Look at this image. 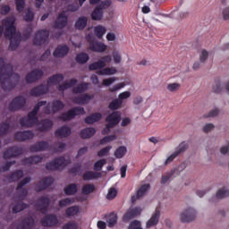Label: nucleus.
I'll list each match as a JSON object with an SVG mask.
<instances>
[{
	"label": "nucleus",
	"mask_w": 229,
	"mask_h": 229,
	"mask_svg": "<svg viewBox=\"0 0 229 229\" xmlns=\"http://www.w3.org/2000/svg\"><path fill=\"white\" fill-rule=\"evenodd\" d=\"M35 225V219L33 216H27L21 220L16 229H31Z\"/></svg>",
	"instance_id": "nucleus-25"
},
{
	"label": "nucleus",
	"mask_w": 229,
	"mask_h": 229,
	"mask_svg": "<svg viewBox=\"0 0 229 229\" xmlns=\"http://www.w3.org/2000/svg\"><path fill=\"white\" fill-rule=\"evenodd\" d=\"M54 127V122L50 119H44L39 122V125L37 127V131H41L44 133L45 131H50Z\"/></svg>",
	"instance_id": "nucleus-22"
},
{
	"label": "nucleus",
	"mask_w": 229,
	"mask_h": 229,
	"mask_svg": "<svg viewBox=\"0 0 229 229\" xmlns=\"http://www.w3.org/2000/svg\"><path fill=\"white\" fill-rule=\"evenodd\" d=\"M88 24L87 17H80L78 21L75 22V29L79 30H83Z\"/></svg>",
	"instance_id": "nucleus-38"
},
{
	"label": "nucleus",
	"mask_w": 229,
	"mask_h": 229,
	"mask_svg": "<svg viewBox=\"0 0 229 229\" xmlns=\"http://www.w3.org/2000/svg\"><path fill=\"white\" fill-rule=\"evenodd\" d=\"M117 72L116 68L114 67H107L102 70H99L97 72V74L98 75H114Z\"/></svg>",
	"instance_id": "nucleus-47"
},
{
	"label": "nucleus",
	"mask_w": 229,
	"mask_h": 229,
	"mask_svg": "<svg viewBox=\"0 0 229 229\" xmlns=\"http://www.w3.org/2000/svg\"><path fill=\"white\" fill-rule=\"evenodd\" d=\"M26 105V98L23 96L15 97L9 105V110L11 112H16L24 108Z\"/></svg>",
	"instance_id": "nucleus-9"
},
{
	"label": "nucleus",
	"mask_w": 229,
	"mask_h": 229,
	"mask_svg": "<svg viewBox=\"0 0 229 229\" xmlns=\"http://www.w3.org/2000/svg\"><path fill=\"white\" fill-rule=\"evenodd\" d=\"M84 114H86V111L83 107H73L72 109H69L66 113H63L59 116V118L62 121H70L78 115H84Z\"/></svg>",
	"instance_id": "nucleus-6"
},
{
	"label": "nucleus",
	"mask_w": 229,
	"mask_h": 229,
	"mask_svg": "<svg viewBox=\"0 0 229 229\" xmlns=\"http://www.w3.org/2000/svg\"><path fill=\"white\" fill-rule=\"evenodd\" d=\"M44 75V72L40 69H34L29 72L26 76V81L28 84L35 83L38 81L41 80Z\"/></svg>",
	"instance_id": "nucleus-14"
},
{
	"label": "nucleus",
	"mask_w": 229,
	"mask_h": 229,
	"mask_svg": "<svg viewBox=\"0 0 229 229\" xmlns=\"http://www.w3.org/2000/svg\"><path fill=\"white\" fill-rule=\"evenodd\" d=\"M104 11L101 10V8L96 6L94 11L91 13V19L92 21H101L103 18Z\"/></svg>",
	"instance_id": "nucleus-40"
},
{
	"label": "nucleus",
	"mask_w": 229,
	"mask_h": 229,
	"mask_svg": "<svg viewBox=\"0 0 229 229\" xmlns=\"http://www.w3.org/2000/svg\"><path fill=\"white\" fill-rule=\"evenodd\" d=\"M112 146H107L104 148H101L98 152V157H106L109 154V151L111 150Z\"/></svg>",
	"instance_id": "nucleus-55"
},
{
	"label": "nucleus",
	"mask_w": 229,
	"mask_h": 229,
	"mask_svg": "<svg viewBox=\"0 0 229 229\" xmlns=\"http://www.w3.org/2000/svg\"><path fill=\"white\" fill-rule=\"evenodd\" d=\"M51 200L49 198L47 197H39V199L36 202L37 210L41 212L42 214L46 215L47 212V208H49Z\"/></svg>",
	"instance_id": "nucleus-13"
},
{
	"label": "nucleus",
	"mask_w": 229,
	"mask_h": 229,
	"mask_svg": "<svg viewBox=\"0 0 229 229\" xmlns=\"http://www.w3.org/2000/svg\"><path fill=\"white\" fill-rule=\"evenodd\" d=\"M150 190V184H142L137 191V195L131 196V203H135L137 199L143 197Z\"/></svg>",
	"instance_id": "nucleus-27"
},
{
	"label": "nucleus",
	"mask_w": 229,
	"mask_h": 229,
	"mask_svg": "<svg viewBox=\"0 0 229 229\" xmlns=\"http://www.w3.org/2000/svg\"><path fill=\"white\" fill-rule=\"evenodd\" d=\"M117 196V191L115 188H110L109 191H108V193H107V199L108 200H112L114 199H115Z\"/></svg>",
	"instance_id": "nucleus-59"
},
{
	"label": "nucleus",
	"mask_w": 229,
	"mask_h": 229,
	"mask_svg": "<svg viewBox=\"0 0 229 229\" xmlns=\"http://www.w3.org/2000/svg\"><path fill=\"white\" fill-rule=\"evenodd\" d=\"M35 133L32 131H17L14 134V139L17 141L24 142L34 139Z\"/></svg>",
	"instance_id": "nucleus-18"
},
{
	"label": "nucleus",
	"mask_w": 229,
	"mask_h": 229,
	"mask_svg": "<svg viewBox=\"0 0 229 229\" xmlns=\"http://www.w3.org/2000/svg\"><path fill=\"white\" fill-rule=\"evenodd\" d=\"M197 212L194 208H189L183 213L181 214L182 223H191L196 219Z\"/></svg>",
	"instance_id": "nucleus-16"
},
{
	"label": "nucleus",
	"mask_w": 229,
	"mask_h": 229,
	"mask_svg": "<svg viewBox=\"0 0 229 229\" xmlns=\"http://www.w3.org/2000/svg\"><path fill=\"white\" fill-rule=\"evenodd\" d=\"M107 49V47L101 42L91 41L89 44V50L95 53H104Z\"/></svg>",
	"instance_id": "nucleus-28"
},
{
	"label": "nucleus",
	"mask_w": 229,
	"mask_h": 229,
	"mask_svg": "<svg viewBox=\"0 0 229 229\" xmlns=\"http://www.w3.org/2000/svg\"><path fill=\"white\" fill-rule=\"evenodd\" d=\"M35 17V14L33 12L30 11V9H28L25 17H23V21H25L26 22H31L33 21Z\"/></svg>",
	"instance_id": "nucleus-56"
},
{
	"label": "nucleus",
	"mask_w": 229,
	"mask_h": 229,
	"mask_svg": "<svg viewBox=\"0 0 229 229\" xmlns=\"http://www.w3.org/2000/svg\"><path fill=\"white\" fill-rule=\"evenodd\" d=\"M69 18L66 15V11H63L59 15L58 18L55 19V22H54V28L62 30L66 28L68 25Z\"/></svg>",
	"instance_id": "nucleus-17"
},
{
	"label": "nucleus",
	"mask_w": 229,
	"mask_h": 229,
	"mask_svg": "<svg viewBox=\"0 0 229 229\" xmlns=\"http://www.w3.org/2000/svg\"><path fill=\"white\" fill-rule=\"evenodd\" d=\"M3 26H4V38L10 40L9 50H17L21 42V34L17 32V28L15 27L14 18H5L2 21Z\"/></svg>",
	"instance_id": "nucleus-2"
},
{
	"label": "nucleus",
	"mask_w": 229,
	"mask_h": 229,
	"mask_svg": "<svg viewBox=\"0 0 229 229\" xmlns=\"http://www.w3.org/2000/svg\"><path fill=\"white\" fill-rule=\"evenodd\" d=\"M180 87H181L180 83L174 82V83L168 84L166 89H168V90L171 92H174V91L178 90L180 89Z\"/></svg>",
	"instance_id": "nucleus-63"
},
{
	"label": "nucleus",
	"mask_w": 229,
	"mask_h": 229,
	"mask_svg": "<svg viewBox=\"0 0 229 229\" xmlns=\"http://www.w3.org/2000/svg\"><path fill=\"white\" fill-rule=\"evenodd\" d=\"M101 177V173H95L93 171L85 172L82 175L84 181H89L93 179H98Z\"/></svg>",
	"instance_id": "nucleus-36"
},
{
	"label": "nucleus",
	"mask_w": 229,
	"mask_h": 229,
	"mask_svg": "<svg viewBox=\"0 0 229 229\" xmlns=\"http://www.w3.org/2000/svg\"><path fill=\"white\" fill-rule=\"evenodd\" d=\"M11 125L8 121L0 123V138L9 133ZM0 148H2V140H0Z\"/></svg>",
	"instance_id": "nucleus-35"
},
{
	"label": "nucleus",
	"mask_w": 229,
	"mask_h": 229,
	"mask_svg": "<svg viewBox=\"0 0 229 229\" xmlns=\"http://www.w3.org/2000/svg\"><path fill=\"white\" fill-rule=\"evenodd\" d=\"M112 61L111 55L102 56L98 62L91 63L89 65V70L90 72L102 70L106 67V64H109Z\"/></svg>",
	"instance_id": "nucleus-10"
},
{
	"label": "nucleus",
	"mask_w": 229,
	"mask_h": 229,
	"mask_svg": "<svg viewBox=\"0 0 229 229\" xmlns=\"http://www.w3.org/2000/svg\"><path fill=\"white\" fill-rule=\"evenodd\" d=\"M78 225L75 222H68L64 226L63 229H77Z\"/></svg>",
	"instance_id": "nucleus-64"
},
{
	"label": "nucleus",
	"mask_w": 229,
	"mask_h": 229,
	"mask_svg": "<svg viewBox=\"0 0 229 229\" xmlns=\"http://www.w3.org/2000/svg\"><path fill=\"white\" fill-rule=\"evenodd\" d=\"M118 216L114 213H111L107 218L109 227H114L117 223Z\"/></svg>",
	"instance_id": "nucleus-50"
},
{
	"label": "nucleus",
	"mask_w": 229,
	"mask_h": 229,
	"mask_svg": "<svg viewBox=\"0 0 229 229\" xmlns=\"http://www.w3.org/2000/svg\"><path fill=\"white\" fill-rule=\"evenodd\" d=\"M80 212V208L78 206H72L65 210V214L67 216H74Z\"/></svg>",
	"instance_id": "nucleus-49"
},
{
	"label": "nucleus",
	"mask_w": 229,
	"mask_h": 229,
	"mask_svg": "<svg viewBox=\"0 0 229 229\" xmlns=\"http://www.w3.org/2000/svg\"><path fill=\"white\" fill-rule=\"evenodd\" d=\"M50 32L47 30H39L36 32V35L33 38V44L35 46H42L49 40Z\"/></svg>",
	"instance_id": "nucleus-8"
},
{
	"label": "nucleus",
	"mask_w": 229,
	"mask_h": 229,
	"mask_svg": "<svg viewBox=\"0 0 229 229\" xmlns=\"http://www.w3.org/2000/svg\"><path fill=\"white\" fill-rule=\"evenodd\" d=\"M95 191V185L94 184H85L81 188V193L84 195L91 194Z\"/></svg>",
	"instance_id": "nucleus-48"
},
{
	"label": "nucleus",
	"mask_w": 229,
	"mask_h": 229,
	"mask_svg": "<svg viewBox=\"0 0 229 229\" xmlns=\"http://www.w3.org/2000/svg\"><path fill=\"white\" fill-rule=\"evenodd\" d=\"M126 152H127L126 147L121 146L115 149L114 156L117 159H122L124 157V155L126 154Z\"/></svg>",
	"instance_id": "nucleus-46"
},
{
	"label": "nucleus",
	"mask_w": 229,
	"mask_h": 229,
	"mask_svg": "<svg viewBox=\"0 0 229 229\" xmlns=\"http://www.w3.org/2000/svg\"><path fill=\"white\" fill-rule=\"evenodd\" d=\"M117 139V136L116 135H109V136H106L105 137L104 139L100 140V144L101 145H104L106 143H109L111 141H114Z\"/></svg>",
	"instance_id": "nucleus-58"
},
{
	"label": "nucleus",
	"mask_w": 229,
	"mask_h": 229,
	"mask_svg": "<svg viewBox=\"0 0 229 229\" xmlns=\"http://www.w3.org/2000/svg\"><path fill=\"white\" fill-rule=\"evenodd\" d=\"M21 81L18 73H13V66L6 65L4 57H0V84L4 91H11Z\"/></svg>",
	"instance_id": "nucleus-1"
},
{
	"label": "nucleus",
	"mask_w": 229,
	"mask_h": 229,
	"mask_svg": "<svg viewBox=\"0 0 229 229\" xmlns=\"http://www.w3.org/2000/svg\"><path fill=\"white\" fill-rule=\"evenodd\" d=\"M123 101H121L118 98L113 99L108 106V108L112 111L119 110L123 106Z\"/></svg>",
	"instance_id": "nucleus-41"
},
{
	"label": "nucleus",
	"mask_w": 229,
	"mask_h": 229,
	"mask_svg": "<svg viewBox=\"0 0 229 229\" xmlns=\"http://www.w3.org/2000/svg\"><path fill=\"white\" fill-rule=\"evenodd\" d=\"M49 148H50V144L48 141L41 140L30 146V152H39V151L49 149Z\"/></svg>",
	"instance_id": "nucleus-23"
},
{
	"label": "nucleus",
	"mask_w": 229,
	"mask_h": 229,
	"mask_svg": "<svg viewBox=\"0 0 229 229\" xmlns=\"http://www.w3.org/2000/svg\"><path fill=\"white\" fill-rule=\"evenodd\" d=\"M174 172L171 171L170 173L165 174L161 178V183L165 184L174 175Z\"/></svg>",
	"instance_id": "nucleus-61"
},
{
	"label": "nucleus",
	"mask_w": 229,
	"mask_h": 229,
	"mask_svg": "<svg viewBox=\"0 0 229 229\" xmlns=\"http://www.w3.org/2000/svg\"><path fill=\"white\" fill-rule=\"evenodd\" d=\"M106 32V29L102 25H98L94 28V33L98 39H102Z\"/></svg>",
	"instance_id": "nucleus-44"
},
{
	"label": "nucleus",
	"mask_w": 229,
	"mask_h": 229,
	"mask_svg": "<svg viewBox=\"0 0 229 229\" xmlns=\"http://www.w3.org/2000/svg\"><path fill=\"white\" fill-rule=\"evenodd\" d=\"M70 48L67 45H59L55 47V50L53 52V56L55 57H65L68 55Z\"/></svg>",
	"instance_id": "nucleus-24"
},
{
	"label": "nucleus",
	"mask_w": 229,
	"mask_h": 229,
	"mask_svg": "<svg viewBox=\"0 0 229 229\" xmlns=\"http://www.w3.org/2000/svg\"><path fill=\"white\" fill-rule=\"evenodd\" d=\"M229 197V191L226 188L220 189L216 193V198L218 199H223Z\"/></svg>",
	"instance_id": "nucleus-51"
},
{
	"label": "nucleus",
	"mask_w": 229,
	"mask_h": 229,
	"mask_svg": "<svg viewBox=\"0 0 229 229\" xmlns=\"http://www.w3.org/2000/svg\"><path fill=\"white\" fill-rule=\"evenodd\" d=\"M58 217L54 214L47 215L41 219V225L44 227H55L58 225Z\"/></svg>",
	"instance_id": "nucleus-15"
},
{
	"label": "nucleus",
	"mask_w": 229,
	"mask_h": 229,
	"mask_svg": "<svg viewBox=\"0 0 229 229\" xmlns=\"http://www.w3.org/2000/svg\"><path fill=\"white\" fill-rule=\"evenodd\" d=\"M189 148V145L186 141H182L179 146L177 147L175 152L178 155H181L182 153L185 152L186 149Z\"/></svg>",
	"instance_id": "nucleus-52"
},
{
	"label": "nucleus",
	"mask_w": 229,
	"mask_h": 229,
	"mask_svg": "<svg viewBox=\"0 0 229 229\" xmlns=\"http://www.w3.org/2000/svg\"><path fill=\"white\" fill-rule=\"evenodd\" d=\"M128 229H142L140 221L139 220L131 221Z\"/></svg>",
	"instance_id": "nucleus-62"
},
{
	"label": "nucleus",
	"mask_w": 229,
	"mask_h": 229,
	"mask_svg": "<svg viewBox=\"0 0 229 229\" xmlns=\"http://www.w3.org/2000/svg\"><path fill=\"white\" fill-rule=\"evenodd\" d=\"M31 181L30 177H25L23 180H21L18 185H17V192L19 196V199L21 201H23L27 195H28V190L26 188H23L26 184H28Z\"/></svg>",
	"instance_id": "nucleus-11"
},
{
	"label": "nucleus",
	"mask_w": 229,
	"mask_h": 229,
	"mask_svg": "<svg viewBox=\"0 0 229 229\" xmlns=\"http://www.w3.org/2000/svg\"><path fill=\"white\" fill-rule=\"evenodd\" d=\"M159 217L160 210L157 208L155 214H153L152 216H150V218L147 221L146 227L151 228L152 226L158 225Z\"/></svg>",
	"instance_id": "nucleus-30"
},
{
	"label": "nucleus",
	"mask_w": 229,
	"mask_h": 229,
	"mask_svg": "<svg viewBox=\"0 0 229 229\" xmlns=\"http://www.w3.org/2000/svg\"><path fill=\"white\" fill-rule=\"evenodd\" d=\"M15 4L17 12L22 13L24 11L25 0H16Z\"/></svg>",
	"instance_id": "nucleus-57"
},
{
	"label": "nucleus",
	"mask_w": 229,
	"mask_h": 229,
	"mask_svg": "<svg viewBox=\"0 0 229 229\" xmlns=\"http://www.w3.org/2000/svg\"><path fill=\"white\" fill-rule=\"evenodd\" d=\"M141 213V209L140 208H130L128 209V211L123 215V221L124 223H127L129 221H131V219L137 217L138 216H140Z\"/></svg>",
	"instance_id": "nucleus-21"
},
{
	"label": "nucleus",
	"mask_w": 229,
	"mask_h": 229,
	"mask_svg": "<svg viewBox=\"0 0 229 229\" xmlns=\"http://www.w3.org/2000/svg\"><path fill=\"white\" fill-rule=\"evenodd\" d=\"M49 91V85L40 84L32 88L30 91V95L32 97H40L44 94H47Z\"/></svg>",
	"instance_id": "nucleus-20"
},
{
	"label": "nucleus",
	"mask_w": 229,
	"mask_h": 229,
	"mask_svg": "<svg viewBox=\"0 0 229 229\" xmlns=\"http://www.w3.org/2000/svg\"><path fill=\"white\" fill-rule=\"evenodd\" d=\"M102 119L101 113H93L90 115L85 117L84 123L88 124H93L94 123H98Z\"/></svg>",
	"instance_id": "nucleus-33"
},
{
	"label": "nucleus",
	"mask_w": 229,
	"mask_h": 229,
	"mask_svg": "<svg viewBox=\"0 0 229 229\" xmlns=\"http://www.w3.org/2000/svg\"><path fill=\"white\" fill-rule=\"evenodd\" d=\"M47 105V101H39L34 106L32 111L29 112L27 117H22L19 120V123L21 127L33 128L38 123V114L40 107Z\"/></svg>",
	"instance_id": "nucleus-3"
},
{
	"label": "nucleus",
	"mask_w": 229,
	"mask_h": 229,
	"mask_svg": "<svg viewBox=\"0 0 229 229\" xmlns=\"http://www.w3.org/2000/svg\"><path fill=\"white\" fill-rule=\"evenodd\" d=\"M122 119V114L119 111H114L110 114H108L106 118L107 122L106 125V129L103 131V133H109L111 129L116 127Z\"/></svg>",
	"instance_id": "nucleus-4"
},
{
	"label": "nucleus",
	"mask_w": 229,
	"mask_h": 229,
	"mask_svg": "<svg viewBox=\"0 0 229 229\" xmlns=\"http://www.w3.org/2000/svg\"><path fill=\"white\" fill-rule=\"evenodd\" d=\"M93 98L94 95H88V93H85V95H81L74 98L73 102L78 105H86L89 103Z\"/></svg>",
	"instance_id": "nucleus-29"
},
{
	"label": "nucleus",
	"mask_w": 229,
	"mask_h": 229,
	"mask_svg": "<svg viewBox=\"0 0 229 229\" xmlns=\"http://www.w3.org/2000/svg\"><path fill=\"white\" fill-rule=\"evenodd\" d=\"M64 194L71 196L74 195L78 191V186L77 184H68L64 189Z\"/></svg>",
	"instance_id": "nucleus-42"
},
{
	"label": "nucleus",
	"mask_w": 229,
	"mask_h": 229,
	"mask_svg": "<svg viewBox=\"0 0 229 229\" xmlns=\"http://www.w3.org/2000/svg\"><path fill=\"white\" fill-rule=\"evenodd\" d=\"M106 164V159H99L94 164V170L95 171H101L103 166Z\"/></svg>",
	"instance_id": "nucleus-54"
},
{
	"label": "nucleus",
	"mask_w": 229,
	"mask_h": 229,
	"mask_svg": "<svg viewBox=\"0 0 229 229\" xmlns=\"http://www.w3.org/2000/svg\"><path fill=\"white\" fill-rule=\"evenodd\" d=\"M74 203L73 199L66 198L65 199L59 200V207L60 208H65L69 205H72Z\"/></svg>",
	"instance_id": "nucleus-53"
},
{
	"label": "nucleus",
	"mask_w": 229,
	"mask_h": 229,
	"mask_svg": "<svg viewBox=\"0 0 229 229\" xmlns=\"http://www.w3.org/2000/svg\"><path fill=\"white\" fill-rule=\"evenodd\" d=\"M42 160H43V157L40 156H32V157H29L21 159V164H23V165H37V164H40Z\"/></svg>",
	"instance_id": "nucleus-31"
},
{
	"label": "nucleus",
	"mask_w": 229,
	"mask_h": 229,
	"mask_svg": "<svg viewBox=\"0 0 229 229\" xmlns=\"http://www.w3.org/2000/svg\"><path fill=\"white\" fill-rule=\"evenodd\" d=\"M24 153L23 148L21 147L14 146L7 150H5L3 154V158L4 160L10 159L12 157H17Z\"/></svg>",
	"instance_id": "nucleus-12"
},
{
	"label": "nucleus",
	"mask_w": 229,
	"mask_h": 229,
	"mask_svg": "<svg viewBox=\"0 0 229 229\" xmlns=\"http://www.w3.org/2000/svg\"><path fill=\"white\" fill-rule=\"evenodd\" d=\"M69 164H70V161H68L65 158V157L61 156L54 158V160H52L51 162L47 163L46 169L47 171H58L67 166Z\"/></svg>",
	"instance_id": "nucleus-5"
},
{
	"label": "nucleus",
	"mask_w": 229,
	"mask_h": 229,
	"mask_svg": "<svg viewBox=\"0 0 229 229\" xmlns=\"http://www.w3.org/2000/svg\"><path fill=\"white\" fill-rule=\"evenodd\" d=\"M89 86V82H82L81 84H78V86L73 89L72 92L74 94L83 93L86 90H88Z\"/></svg>",
	"instance_id": "nucleus-43"
},
{
	"label": "nucleus",
	"mask_w": 229,
	"mask_h": 229,
	"mask_svg": "<svg viewBox=\"0 0 229 229\" xmlns=\"http://www.w3.org/2000/svg\"><path fill=\"white\" fill-rule=\"evenodd\" d=\"M75 60L80 64H85L89 60V55L85 52H81L77 54Z\"/></svg>",
	"instance_id": "nucleus-37"
},
{
	"label": "nucleus",
	"mask_w": 229,
	"mask_h": 229,
	"mask_svg": "<svg viewBox=\"0 0 229 229\" xmlns=\"http://www.w3.org/2000/svg\"><path fill=\"white\" fill-rule=\"evenodd\" d=\"M29 205L22 200L19 201L13 207V213L17 214L24 210L25 208H28Z\"/></svg>",
	"instance_id": "nucleus-39"
},
{
	"label": "nucleus",
	"mask_w": 229,
	"mask_h": 229,
	"mask_svg": "<svg viewBox=\"0 0 229 229\" xmlns=\"http://www.w3.org/2000/svg\"><path fill=\"white\" fill-rule=\"evenodd\" d=\"M64 107V103H63L61 100L55 99L47 104V106L44 109V113L46 114H51L52 113L56 114L59 111L63 110Z\"/></svg>",
	"instance_id": "nucleus-7"
},
{
	"label": "nucleus",
	"mask_w": 229,
	"mask_h": 229,
	"mask_svg": "<svg viewBox=\"0 0 229 229\" xmlns=\"http://www.w3.org/2000/svg\"><path fill=\"white\" fill-rule=\"evenodd\" d=\"M15 164V161H7L4 165L0 168L1 172H8L13 165Z\"/></svg>",
	"instance_id": "nucleus-60"
},
{
	"label": "nucleus",
	"mask_w": 229,
	"mask_h": 229,
	"mask_svg": "<svg viewBox=\"0 0 229 229\" xmlns=\"http://www.w3.org/2000/svg\"><path fill=\"white\" fill-rule=\"evenodd\" d=\"M71 134L72 129L67 125H63L55 130V137L60 139L68 138Z\"/></svg>",
	"instance_id": "nucleus-26"
},
{
	"label": "nucleus",
	"mask_w": 229,
	"mask_h": 229,
	"mask_svg": "<svg viewBox=\"0 0 229 229\" xmlns=\"http://www.w3.org/2000/svg\"><path fill=\"white\" fill-rule=\"evenodd\" d=\"M24 177L23 170H16L10 174H7V181L10 182H18L20 179Z\"/></svg>",
	"instance_id": "nucleus-32"
},
{
	"label": "nucleus",
	"mask_w": 229,
	"mask_h": 229,
	"mask_svg": "<svg viewBox=\"0 0 229 229\" xmlns=\"http://www.w3.org/2000/svg\"><path fill=\"white\" fill-rule=\"evenodd\" d=\"M96 133V130L93 127L84 128L81 131V139H90Z\"/></svg>",
	"instance_id": "nucleus-34"
},
{
	"label": "nucleus",
	"mask_w": 229,
	"mask_h": 229,
	"mask_svg": "<svg viewBox=\"0 0 229 229\" xmlns=\"http://www.w3.org/2000/svg\"><path fill=\"white\" fill-rule=\"evenodd\" d=\"M64 81V76L61 73H57L55 75H53L49 77L48 79V84H59Z\"/></svg>",
	"instance_id": "nucleus-45"
},
{
	"label": "nucleus",
	"mask_w": 229,
	"mask_h": 229,
	"mask_svg": "<svg viewBox=\"0 0 229 229\" xmlns=\"http://www.w3.org/2000/svg\"><path fill=\"white\" fill-rule=\"evenodd\" d=\"M54 183V179L50 176L45 177L37 184L36 191L42 192Z\"/></svg>",
	"instance_id": "nucleus-19"
}]
</instances>
